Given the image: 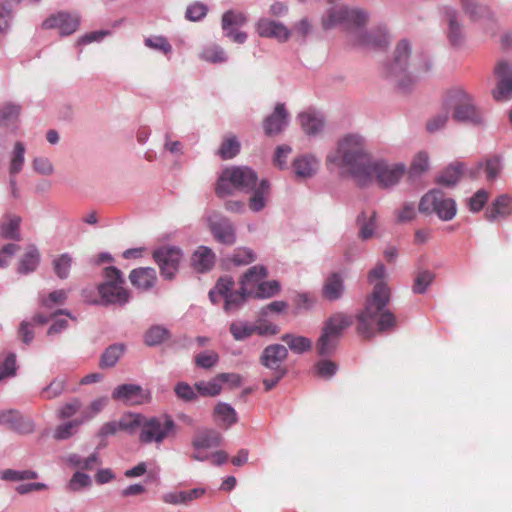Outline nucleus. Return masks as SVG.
Wrapping results in <instances>:
<instances>
[{"label": "nucleus", "instance_id": "30", "mask_svg": "<svg viewBox=\"0 0 512 512\" xmlns=\"http://www.w3.org/2000/svg\"><path fill=\"white\" fill-rule=\"evenodd\" d=\"M281 340L296 354H303L312 349V341L304 336L287 333L282 335Z\"/></svg>", "mask_w": 512, "mask_h": 512}, {"label": "nucleus", "instance_id": "55", "mask_svg": "<svg viewBox=\"0 0 512 512\" xmlns=\"http://www.w3.org/2000/svg\"><path fill=\"white\" fill-rule=\"evenodd\" d=\"M256 255L255 253L248 248H238L235 250L231 261L239 266V265H248L255 261Z\"/></svg>", "mask_w": 512, "mask_h": 512}, {"label": "nucleus", "instance_id": "36", "mask_svg": "<svg viewBox=\"0 0 512 512\" xmlns=\"http://www.w3.org/2000/svg\"><path fill=\"white\" fill-rule=\"evenodd\" d=\"M84 421L82 418L74 419L72 421H68L64 424L58 425L53 432V438L55 440H66L72 437L76 431L77 428L83 424Z\"/></svg>", "mask_w": 512, "mask_h": 512}, {"label": "nucleus", "instance_id": "7", "mask_svg": "<svg viewBox=\"0 0 512 512\" xmlns=\"http://www.w3.org/2000/svg\"><path fill=\"white\" fill-rule=\"evenodd\" d=\"M419 211L428 215L434 213L441 220L449 221L455 217L457 208L452 198L439 189H433L421 198Z\"/></svg>", "mask_w": 512, "mask_h": 512}, {"label": "nucleus", "instance_id": "32", "mask_svg": "<svg viewBox=\"0 0 512 512\" xmlns=\"http://www.w3.org/2000/svg\"><path fill=\"white\" fill-rule=\"evenodd\" d=\"M294 171L297 177H311L318 168V162L314 157L303 156L294 160Z\"/></svg>", "mask_w": 512, "mask_h": 512}, {"label": "nucleus", "instance_id": "2", "mask_svg": "<svg viewBox=\"0 0 512 512\" xmlns=\"http://www.w3.org/2000/svg\"><path fill=\"white\" fill-rule=\"evenodd\" d=\"M327 162L342 169L360 186L371 183L373 160L366 150L364 138L358 134L341 138L335 151L327 155Z\"/></svg>", "mask_w": 512, "mask_h": 512}, {"label": "nucleus", "instance_id": "23", "mask_svg": "<svg viewBox=\"0 0 512 512\" xmlns=\"http://www.w3.org/2000/svg\"><path fill=\"white\" fill-rule=\"evenodd\" d=\"M215 259V254L210 248L199 246L192 254L191 264L196 271L204 273L214 266Z\"/></svg>", "mask_w": 512, "mask_h": 512}, {"label": "nucleus", "instance_id": "8", "mask_svg": "<svg viewBox=\"0 0 512 512\" xmlns=\"http://www.w3.org/2000/svg\"><path fill=\"white\" fill-rule=\"evenodd\" d=\"M104 276L105 282L98 287L101 298L109 304H126L130 295L123 287L124 279L121 271L114 266L106 267Z\"/></svg>", "mask_w": 512, "mask_h": 512}, {"label": "nucleus", "instance_id": "29", "mask_svg": "<svg viewBox=\"0 0 512 512\" xmlns=\"http://www.w3.org/2000/svg\"><path fill=\"white\" fill-rule=\"evenodd\" d=\"M357 222L359 224V237L363 240L372 238L377 228L376 212L371 211L369 214L362 212L358 216Z\"/></svg>", "mask_w": 512, "mask_h": 512}, {"label": "nucleus", "instance_id": "10", "mask_svg": "<svg viewBox=\"0 0 512 512\" xmlns=\"http://www.w3.org/2000/svg\"><path fill=\"white\" fill-rule=\"evenodd\" d=\"M153 258L159 266L161 275L171 280L178 271L183 253L179 247L164 245L153 252Z\"/></svg>", "mask_w": 512, "mask_h": 512}, {"label": "nucleus", "instance_id": "27", "mask_svg": "<svg viewBox=\"0 0 512 512\" xmlns=\"http://www.w3.org/2000/svg\"><path fill=\"white\" fill-rule=\"evenodd\" d=\"M344 292L343 278L339 273L330 274L322 288V295L329 301H336L340 299Z\"/></svg>", "mask_w": 512, "mask_h": 512}, {"label": "nucleus", "instance_id": "24", "mask_svg": "<svg viewBox=\"0 0 512 512\" xmlns=\"http://www.w3.org/2000/svg\"><path fill=\"white\" fill-rule=\"evenodd\" d=\"M40 263V253L35 245H28L17 263V272L29 274L34 272Z\"/></svg>", "mask_w": 512, "mask_h": 512}, {"label": "nucleus", "instance_id": "56", "mask_svg": "<svg viewBox=\"0 0 512 512\" xmlns=\"http://www.w3.org/2000/svg\"><path fill=\"white\" fill-rule=\"evenodd\" d=\"M91 485V478L89 475L76 472L70 479L67 488L72 492H77Z\"/></svg>", "mask_w": 512, "mask_h": 512}, {"label": "nucleus", "instance_id": "13", "mask_svg": "<svg viewBox=\"0 0 512 512\" xmlns=\"http://www.w3.org/2000/svg\"><path fill=\"white\" fill-rule=\"evenodd\" d=\"M80 25V16L67 11H59L47 17L43 23V29H57L61 36H69L75 33Z\"/></svg>", "mask_w": 512, "mask_h": 512}, {"label": "nucleus", "instance_id": "44", "mask_svg": "<svg viewBox=\"0 0 512 512\" xmlns=\"http://www.w3.org/2000/svg\"><path fill=\"white\" fill-rule=\"evenodd\" d=\"M434 278V273L429 270L418 271L413 284V292L417 294L424 293Z\"/></svg>", "mask_w": 512, "mask_h": 512}, {"label": "nucleus", "instance_id": "39", "mask_svg": "<svg viewBox=\"0 0 512 512\" xmlns=\"http://www.w3.org/2000/svg\"><path fill=\"white\" fill-rule=\"evenodd\" d=\"M25 147L22 142H16L10 160L9 175H17L23 168Z\"/></svg>", "mask_w": 512, "mask_h": 512}, {"label": "nucleus", "instance_id": "4", "mask_svg": "<svg viewBox=\"0 0 512 512\" xmlns=\"http://www.w3.org/2000/svg\"><path fill=\"white\" fill-rule=\"evenodd\" d=\"M447 102L453 106V118L456 121L472 124L483 122V113L474 104L472 96L462 88L451 89L447 94Z\"/></svg>", "mask_w": 512, "mask_h": 512}, {"label": "nucleus", "instance_id": "45", "mask_svg": "<svg viewBox=\"0 0 512 512\" xmlns=\"http://www.w3.org/2000/svg\"><path fill=\"white\" fill-rule=\"evenodd\" d=\"M230 332L235 340H244L255 334V325L246 322H234L230 325Z\"/></svg>", "mask_w": 512, "mask_h": 512}, {"label": "nucleus", "instance_id": "64", "mask_svg": "<svg viewBox=\"0 0 512 512\" xmlns=\"http://www.w3.org/2000/svg\"><path fill=\"white\" fill-rule=\"evenodd\" d=\"M255 325V334L266 336V335H276L279 333V327L267 320L258 319Z\"/></svg>", "mask_w": 512, "mask_h": 512}, {"label": "nucleus", "instance_id": "26", "mask_svg": "<svg viewBox=\"0 0 512 512\" xmlns=\"http://www.w3.org/2000/svg\"><path fill=\"white\" fill-rule=\"evenodd\" d=\"M129 279L136 288L147 290L154 286L157 276L155 269L145 267L132 270Z\"/></svg>", "mask_w": 512, "mask_h": 512}, {"label": "nucleus", "instance_id": "18", "mask_svg": "<svg viewBox=\"0 0 512 512\" xmlns=\"http://www.w3.org/2000/svg\"><path fill=\"white\" fill-rule=\"evenodd\" d=\"M257 32L261 37L275 38L278 41H287L290 31L282 23L269 19H260L256 26Z\"/></svg>", "mask_w": 512, "mask_h": 512}, {"label": "nucleus", "instance_id": "52", "mask_svg": "<svg viewBox=\"0 0 512 512\" xmlns=\"http://www.w3.org/2000/svg\"><path fill=\"white\" fill-rule=\"evenodd\" d=\"M363 43L377 48L386 47L388 44V35L384 29H378L365 36Z\"/></svg>", "mask_w": 512, "mask_h": 512}, {"label": "nucleus", "instance_id": "19", "mask_svg": "<svg viewBox=\"0 0 512 512\" xmlns=\"http://www.w3.org/2000/svg\"><path fill=\"white\" fill-rule=\"evenodd\" d=\"M266 276L267 271L264 266L256 265L249 268L240 281L242 291L247 292L250 296H255V291L258 288V285L266 278Z\"/></svg>", "mask_w": 512, "mask_h": 512}, {"label": "nucleus", "instance_id": "34", "mask_svg": "<svg viewBox=\"0 0 512 512\" xmlns=\"http://www.w3.org/2000/svg\"><path fill=\"white\" fill-rule=\"evenodd\" d=\"M268 195L269 184L266 180H262L259 186L254 188V194L249 199V208L255 212L262 210L266 205Z\"/></svg>", "mask_w": 512, "mask_h": 512}, {"label": "nucleus", "instance_id": "61", "mask_svg": "<svg viewBox=\"0 0 512 512\" xmlns=\"http://www.w3.org/2000/svg\"><path fill=\"white\" fill-rule=\"evenodd\" d=\"M448 37L453 45L461 43L463 36L461 27L457 21L455 14H449V32Z\"/></svg>", "mask_w": 512, "mask_h": 512}, {"label": "nucleus", "instance_id": "6", "mask_svg": "<svg viewBox=\"0 0 512 512\" xmlns=\"http://www.w3.org/2000/svg\"><path fill=\"white\" fill-rule=\"evenodd\" d=\"M176 434V424L168 416L146 417L139 433V441L144 444H161L164 440L174 437Z\"/></svg>", "mask_w": 512, "mask_h": 512}, {"label": "nucleus", "instance_id": "35", "mask_svg": "<svg viewBox=\"0 0 512 512\" xmlns=\"http://www.w3.org/2000/svg\"><path fill=\"white\" fill-rule=\"evenodd\" d=\"M144 415L137 413H127L118 420L121 431L134 434L137 430L142 429Z\"/></svg>", "mask_w": 512, "mask_h": 512}, {"label": "nucleus", "instance_id": "28", "mask_svg": "<svg viewBox=\"0 0 512 512\" xmlns=\"http://www.w3.org/2000/svg\"><path fill=\"white\" fill-rule=\"evenodd\" d=\"M21 217L17 215H6L0 225V236L5 239L19 241Z\"/></svg>", "mask_w": 512, "mask_h": 512}, {"label": "nucleus", "instance_id": "58", "mask_svg": "<svg viewBox=\"0 0 512 512\" xmlns=\"http://www.w3.org/2000/svg\"><path fill=\"white\" fill-rule=\"evenodd\" d=\"M20 114V107L14 104H6L0 109V125H7L15 121Z\"/></svg>", "mask_w": 512, "mask_h": 512}, {"label": "nucleus", "instance_id": "53", "mask_svg": "<svg viewBox=\"0 0 512 512\" xmlns=\"http://www.w3.org/2000/svg\"><path fill=\"white\" fill-rule=\"evenodd\" d=\"M107 403H108V398L106 396L99 397V398L95 399L94 401H92L90 406L86 410L82 411V414H81L82 420L85 422V421H88L91 418H93L97 413H99L100 411H102L104 409V407L107 405Z\"/></svg>", "mask_w": 512, "mask_h": 512}, {"label": "nucleus", "instance_id": "46", "mask_svg": "<svg viewBox=\"0 0 512 512\" xmlns=\"http://www.w3.org/2000/svg\"><path fill=\"white\" fill-rule=\"evenodd\" d=\"M214 414L222 420V422L230 426L237 421V414L235 410L228 404L219 403L214 409Z\"/></svg>", "mask_w": 512, "mask_h": 512}, {"label": "nucleus", "instance_id": "11", "mask_svg": "<svg viewBox=\"0 0 512 512\" xmlns=\"http://www.w3.org/2000/svg\"><path fill=\"white\" fill-rule=\"evenodd\" d=\"M371 181L376 178L382 187H390L399 182L405 173V166L400 163H387L384 161L372 162Z\"/></svg>", "mask_w": 512, "mask_h": 512}, {"label": "nucleus", "instance_id": "14", "mask_svg": "<svg viewBox=\"0 0 512 512\" xmlns=\"http://www.w3.org/2000/svg\"><path fill=\"white\" fill-rule=\"evenodd\" d=\"M494 73L497 79L496 87L492 91L493 98L497 101H506L512 98V65L507 61H500Z\"/></svg>", "mask_w": 512, "mask_h": 512}, {"label": "nucleus", "instance_id": "21", "mask_svg": "<svg viewBox=\"0 0 512 512\" xmlns=\"http://www.w3.org/2000/svg\"><path fill=\"white\" fill-rule=\"evenodd\" d=\"M410 52V45L406 40H401L397 44L394 51L393 62L389 68L391 75L400 76L406 71Z\"/></svg>", "mask_w": 512, "mask_h": 512}, {"label": "nucleus", "instance_id": "3", "mask_svg": "<svg viewBox=\"0 0 512 512\" xmlns=\"http://www.w3.org/2000/svg\"><path fill=\"white\" fill-rule=\"evenodd\" d=\"M257 180V174L248 167L227 168L220 175L215 192L224 197L231 194L233 189L252 190L256 187Z\"/></svg>", "mask_w": 512, "mask_h": 512}, {"label": "nucleus", "instance_id": "16", "mask_svg": "<svg viewBox=\"0 0 512 512\" xmlns=\"http://www.w3.org/2000/svg\"><path fill=\"white\" fill-rule=\"evenodd\" d=\"M288 113L283 103H278L272 114L263 121V128L267 136H273L283 131L287 124Z\"/></svg>", "mask_w": 512, "mask_h": 512}, {"label": "nucleus", "instance_id": "22", "mask_svg": "<svg viewBox=\"0 0 512 512\" xmlns=\"http://www.w3.org/2000/svg\"><path fill=\"white\" fill-rule=\"evenodd\" d=\"M112 398L128 405L141 404L143 401L142 388L134 384H123L113 391Z\"/></svg>", "mask_w": 512, "mask_h": 512}, {"label": "nucleus", "instance_id": "17", "mask_svg": "<svg viewBox=\"0 0 512 512\" xmlns=\"http://www.w3.org/2000/svg\"><path fill=\"white\" fill-rule=\"evenodd\" d=\"M0 425H5L9 429L21 434L33 431L32 423L24 419L17 410L13 409L0 411Z\"/></svg>", "mask_w": 512, "mask_h": 512}, {"label": "nucleus", "instance_id": "41", "mask_svg": "<svg viewBox=\"0 0 512 512\" xmlns=\"http://www.w3.org/2000/svg\"><path fill=\"white\" fill-rule=\"evenodd\" d=\"M71 265L72 257L68 253L61 254L53 260L54 272L61 279L69 276Z\"/></svg>", "mask_w": 512, "mask_h": 512}, {"label": "nucleus", "instance_id": "60", "mask_svg": "<svg viewBox=\"0 0 512 512\" xmlns=\"http://www.w3.org/2000/svg\"><path fill=\"white\" fill-rule=\"evenodd\" d=\"M65 389L64 379H54L46 388L42 391V396L45 399H53L61 395Z\"/></svg>", "mask_w": 512, "mask_h": 512}, {"label": "nucleus", "instance_id": "38", "mask_svg": "<svg viewBox=\"0 0 512 512\" xmlns=\"http://www.w3.org/2000/svg\"><path fill=\"white\" fill-rule=\"evenodd\" d=\"M465 13L470 17L471 20L477 21L483 18L489 19L491 13L487 7L478 5L472 0H462Z\"/></svg>", "mask_w": 512, "mask_h": 512}, {"label": "nucleus", "instance_id": "1", "mask_svg": "<svg viewBox=\"0 0 512 512\" xmlns=\"http://www.w3.org/2000/svg\"><path fill=\"white\" fill-rule=\"evenodd\" d=\"M385 274L386 269L382 263H378L368 273V281L374 284V288L364 309L357 315V332L365 339L375 335V323L379 332L391 330L397 324L395 315L385 309L390 301V289L384 281Z\"/></svg>", "mask_w": 512, "mask_h": 512}, {"label": "nucleus", "instance_id": "15", "mask_svg": "<svg viewBox=\"0 0 512 512\" xmlns=\"http://www.w3.org/2000/svg\"><path fill=\"white\" fill-rule=\"evenodd\" d=\"M288 357V350L281 344L267 346L260 357L261 364L269 370L286 369L283 362Z\"/></svg>", "mask_w": 512, "mask_h": 512}, {"label": "nucleus", "instance_id": "59", "mask_svg": "<svg viewBox=\"0 0 512 512\" xmlns=\"http://www.w3.org/2000/svg\"><path fill=\"white\" fill-rule=\"evenodd\" d=\"M197 391L203 396H216L221 391V385L217 378L209 382H199L195 384Z\"/></svg>", "mask_w": 512, "mask_h": 512}, {"label": "nucleus", "instance_id": "42", "mask_svg": "<svg viewBox=\"0 0 512 512\" xmlns=\"http://www.w3.org/2000/svg\"><path fill=\"white\" fill-rule=\"evenodd\" d=\"M124 352V346L119 344L109 346L103 353L100 361L101 367H112Z\"/></svg>", "mask_w": 512, "mask_h": 512}, {"label": "nucleus", "instance_id": "12", "mask_svg": "<svg viewBox=\"0 0 512 512\" xmlns=\"http://www.w3.org/2000/svg\"><path fill=\"white\" fill-rule=\"evenodd\" d=\"M367 21V14L359 9L341 7L337 10H331L323 20L325 29L334 27L337 24H345L347 26H361Z\"/></svg>", "mask_w": 512, "mask_h": 512}, {"label": "nucleus", "instance_id": "50", "mask_svg": "<svg viewBox=\"0 0 512 512\" xmlns=\"http://www.w3.org/2000/svg\"><path fill=\"white\" fill-rule=\"evenodd\" d=\"M218 361L219 355L213 350L204 351L195 356V364L204 369L212 368Z\"/></svg>", "mask_w": 512, "mask_h": 512}, {"label": "nucleus", "instance_id": "37", "mask_svg": "<svg viewBox=\"0 0 512 512\" xmlns=\"http://www.w3.org/2000/svg\"><path fill=\"white\" fill-rule=\"evenodd\" d=\"M462 174V165L460 163L452 164L447 167L437 178L438 183L452 186L455 185Z\"/></svg>", "mask_w": 512, "mask_h": 512}, {"label": "nucleus", "instance_id": "54", "mask_svg": "<svg viewBox=\"0 0 512 512\" xmlns=\"http://www.w3.org/2000/svg\"><path fill=\"white\" fill-rule=\"evenodd\" d=\"M82 407V403L79 399L74 398L71 401L64 404L57 412L59 419H69L75 416Z\"/></svg>", "mask_w": 512, "mask_h": 512}, {"label": "nucleus", "instance_id": "40", "mask_svg": "<svg viewBox=\"0 0 512 512\" xmlns=\"http://www.w3.org/2000/svg\"><path fill=\"white\" fill-rule=\"evenodd\" d=\"M246 21L247 18L244 13L229 10L222 16V29L227 31L229 28L240 27L244 25Z\"/></svg>", "mask_w": 512, "mask_h": 512}, {"label": "nucleus", "instance_id": "31", "mask_svg": "<svg viewBox=\"0 0 512 512\" xmlns=\"http://www.w3.org/2000/svg\"><path fill=\"white\" fill-rule=\"evenodd\" d=\"M211 231L215 239L223 244L231 245L235 242L234 228L227 221L213 223Z\"/></svg>", "mask_w": 512, "mask_h": 512}, {"label": "nucleus", "instance_id": "33", "mask_svg": "<svg viewBox=\"0 0 512 512\" xmlns=\"http://www.w3.org/2000/svg\"><path fill=\"white\" fill-rule=\"evenodd\" d=\"M300 125L303 131L308 135H316L324 127L323 119L312 113H302L299 115Z\"/></svg>", "mask_w": 512, "mask_h": 512}, {"label": "nucleus", "instance_id": "47", "mask_svg": "<svg viewBox=\"0 0 512 512\" xmlns=\"http://www.w3.org/2000/svg\"><path fill=\"white\" fill-rule=\"evenodd\" d=\"M37 477V473L33 470L17 471L13 469H6L1 472V479L6 481L32 480Z\"/></svg>", "mask_w": 512, "mask_h": 512}, {"label": "nucleus", "instance_id": "48", "mask_svg": "<svg viewBox=\"0 0 512 512\" xmlns=\"http://www.w3.org/2000/svg\"><path fill=\"white\" fill-rule=\"evenodd\" d=\"M168 337V330L161 326L151 327L145 334V343L148 346H155L160 344Z\"/></svg>", "mask_w": 512, "mask_h": 512}, {"label": "nucleus", "instance_id": "62", "mask_svg": "<svg viewBox=\"0 0 512 512\" xmlns=\"http://www.w3.org/2000/svg\"><path fill=\"white\" fill-rule=\"evenodd\" d=\"M145 45L151 49L162 51L164 54H169L172 47L166 38L162 36H154L145 39Z\"/></svg>", "mask_w": 512, "mask_h": 512}, {"label": "nucleus", "instance_id": "5", "mask_svg": "<svg viewBox=\"0 0 512 512\" xmlns=\"http://www.w3.org/2000/svg\"><path fill=\"white\" fill-rule=\"evenodd\" d=\"M352 324L353 317L342 312L329 317L317 343L318 353L322 356L330 354L336 348L343 331Z\"/></svg>", "mask_w": 512, "mask_h": 512}, {"label": "nucleus", "instance_id": "63", "mask_svg": "<svg viewBox=\"0 0 512 512\" xmlns=\"http://www.w3.org/2000/svg\"><path fill=\"white\" fill-rule=\"evenodd\" d=\"M16 374V356L10 353L5 360L0 363V381L6 377H11Z\"/></svg>", "mask_w": 512, "mask_h": 512}, {"label": "nucleus", "instance_id": "43", "mask_svg": "<svg viewBox=\"0 0 512 512\" xmlns=\"http://www.w3.org/2000/svg\"><path fill=\"white\" fill-rule=\"evenodd\" d=\"M240 151V143L235 136L226 138L221 144L218 154L222 159H231Z\"/></svg>", "mask_w": 512, "mask_h": 512}, {"label": "nucleus", "instance_id": "9", "mask_svg": "<svg viewBox=\"0 0 512 512\" xmlns=\"http://www.w3.org/2000/svg\"><path fill=\"white\" fill-rule=\"evenodd\" d=\"M234 281L231 277L225 276L219 278L214 289L209 292V298L213 304H217L224 299V310L227 313L239 309L249 296L247 292L233 290Z\"/></svg>", "mask_w": 512, "mask_h": 512}, {"label": "nucleus", "instance_id": "25", "mask_svg": "<svg viewBox=\"0 0 512 512\" xmlns=\"http://www.w3.org/2000/svg\"><path fill=\"white\" fill-rule=\"evenodd\" d=\"M221 434L214 429L199 430L193 440L192 446L196 450L216 448L221 444Z\"/></svg>", "mask_w": 512, "mask_h": 512}, {"label": "nucleus", "instance_id": "51", "mask_svg": "<svg viewBox=\"0 0 512 512\" xmlns=\"http://www.w3.org/2000/svg\"><path fill=\"white\" fill-rule=\"evenodd\" d=\"M280 285L277 281H263L258 285L255 291L257 298H269L278 293Z\"/></svg>", "mask_w": 512, "mask_h": 512}, {"label": "nucleus", "instance_id": "57", "mask_svg": "<svg viewBox=\"0 0 512 512\" xmlns=\"http://www.w3.org/2000/svg\"><path fill=\"white\" fill-rule=\"evenodd\" d=\"M449 118V109L445 108L440 113L429 119L426 124V128L429 132H436L443 128Z\"/></svg>", "mask_w": 512, "mask_h": 512}, {"label": "nucleus", "instance_id": "20", "mask_svg": "<svg viewBox=\"0 0 512 512\" xmlns=\"http://www.w3.org/2000/svg\"><path fill=\"white\" fill-rule=\"evenodd\" d=\"M512 213V197L503 194L498 196L491 207L485 212V217L488 221H497L504 219Z\"/></svg>", "mask_w": 512, "mask_h": 512}, {"label": "nucleus", "instance_id": "49", "mask_svg": "<svg viewBox=\"0 0 512 512\" xmlns=\"http://www.w3.org/2000/svg\"><path fill=\"white\" fill-rule=\"evenodd\" d=\"M202 59L211 63H221L227 60L224 50L217 46L212 45L206 47L201 53Z\"/></svg>", "mask_w": 512, "mask_h": 512}]
</instances>
